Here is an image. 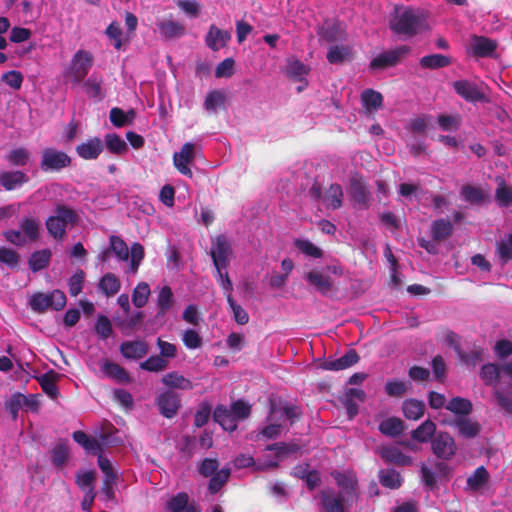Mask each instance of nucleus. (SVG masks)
Segmentation results:
<instances>
[{
	"label": "nucleus",
	"mask_w": 512,
	"mask_h": 512,
	"mask_svg": "<svg viewBox=\"0 0 512 512\" xmlns=\"http://www.w3.org/2000/svg\"><path fill=\"white\" fill-rule=\"evenodd\" d=\"M448 424L457 428L459 435L467 439L475 438L481 432L480 423L467 417H457Z\"/></svg>",
	"instance_id": "nucleus-19"
},
{
	"label": "nucleus",
	"mask_w": 512,
	"mask_h": 512,
	"mask_svg": "<svg viewBox=\"0 0 512 512\" xmlns=\"http://www.w3.org/2000/svg\"><path fill=\"white\" fill-rule=\"evenodd\" d=\"M378 479L380 484L389 489H398L403 483L401 474L393 468L381 469L378 472Z\"/></svg>",
	"instance_id": "nucleus-33"
},
{
	"label": "nucleus",
	"mask_w": 512,
	"mask_h": 512,
	"mask_svg": "<svg viewBox=\"0 0 512 512\" xmlns=\"http://www.w3.org/2000/svg\"><path fill=\"white\" fill-rule=\"evenodd\" d=\"M436 433V424L431 419H427L412 430L411 438L419 443H427L431 442Z\"/></svg>",
	"instance_id": "nucleus-26"
},
{
	"label": "nucleus",
	"mask_w": 512,
	"mask_h": 512,
	"mask_svg": "<svg viewBox=\"0 0 512 512\" xmlns=\"http://www.w3.org/2000/svg\"><path fill=\"white\" fill-rule=\"evenodd\" d=\"M46 228L48 233L55 239L62 240L66 234L67 225L59 220L58 217L52 215L46 220Z\"/></svg>",
	"instance_id": "nucleus-49"
},
{
	"label": "nucleus",
	"mask_w": 512,
	"mask_h": 512,
	"mask_svg": "<svg viewBox=\"0 0 512 512\" xmlns=\"http://www.w3.org/2000/svg\"><path fill=\"white\" fill-rule=\"evenodd\" d=\"M173 304V293L169 286H164L161 288L158 298H157V306L158 313L157 317H163L166 312L171 308Z\"/></svg>",
	"instance_id": "nucleus-47"
},
{
	"label": "nucleus",
	"mask_w": 512,
	"mask_h": 512,
	"mask_svg": "<svg viewBox=\"0 0 512 512\" xmlns=\"http://www.w3.org/2000/svg\"><path fill=\"white\" fill-rule=\"evenodd\" d=\"M21 262V255L16 250L0 246V264L6 266L10 270H18Z\"/></svg>",
	"instance_id": "nucleus-40"
},
{
	"label": "nucleus",
	"mask_w": 512,
	"mask_h": 512,
	"mask_svg": "<svg viewBox=\"0 0 512 512\" xmlns=\"http://www.w3.org/2000/svg\"><path fill=\"white\" fill-rule=\"evenodd\" d=\"M121 283L119 278L113 273H106L99 281V289L106 296H113L119 292Z\"/></svg>",
	"instance_id": "nucleus-43"
},
{
	"label": "nucleus",
	"mask_w": 512,
	"mask_h": 512,
	"mask_svg": "<svg viewBox=\"0 0 512 512\" xmlns=\"http://www.w3.org/2000/svg\"><path fill=\"white\" fill-rule=\"evenodd\" d=\"M28 181L29 177L27 174L19 170L6 171L0 174V184L7 191L14 190Z\"/></svg>",
	"instance_id": "nucleus-24"
},
{
	"label": "nucleus",
	"mask_w": 512,
	"mask_h": 512,
	"mask_svg": "<svg viewBox=\"0 0 512 512\" xmlns=\"http://www.w3.org/2000/svg\"><path fill=\"white\" fill-rule=\"evenodd\" d=\"M102 78H97L95 76H91L84 83V88L86 94L90 98L101 100L103 98L102 95Z\"/></svg>",
	"instance_id": "nucleus-55"
},
{
	"label": "nucleus",
	"mask_w": 512,
	"mask_h": 512,
	"mask_svg": "<svg viewBox=\"0 0 512 512\" xmlns=\"http://www.w3.org/2000/svg\"><path fill=\"white\" fill-rule=\"evenodd\" d=\"M213 419L224 430L233 432L237 429V423L231 410L224 405H217L213 412Z\"/></svg>",
	"instance_id": "nucleus-25"
},
{
	"label": "nucleus",
	"mask_w": 512,
	"mask_h": 512,
	"mask_svg": "<svg viewBox=\"0 0 512 512\" xmlns=\"http://www.w3.org/2000/svg\"><path fill=\"white\" fill-rule=\"evenodd\" d=\"M305 280L323 296L329 295L334 289V284L331 277L323 274L319 270H312L308 272L305 275Z\"/></svg>",
	"instance_id": "nucleus-15"
},
{
	"label": "nucleus",
	"mask_w": 512,
	"mask_h": 512,
	"mask_svg": "<svg viewBox=\"0 0 512 512\" xmlns=\"http://www.w3.org/2000/svg\"><path fill=\"white\" fill-rule=\"evenodd\" d=\"M231 413L234 415L236 422L238 420L247 419L251 414V405L244 400H236L231 404Z\"/></svg>",
	"instance_id": "nucleus-63"
},
{
	"label": "nucleus",
	"mask_w": 512,
	"mask_h": 512,
	"mask_svg": "<svg viewBox=\"0 0 512 512\" xmlns=\"http://www.w3.org/2000/svg\"><path fill=\"white\" fill-rule=\"evenodd\" d=\"M350 200L355 208L367 210L371 206V192L367 183L360 176H353L349 181Z\"/></svg>",
	"instance_id": "nucleus-5"
},
{
	"label": "nucleus",
	"mask_w": 512,
	"mask_h": 512,
	"mask_svg": "<svg viewBox=\"0 0 512 512\" xmlns=\"http://www.w3.org/2000/svg\"><path fill=\"white\" fill-rule=\"evenodd\" d=\"M93 61V55L89 51L78 50L72 57L64 76L75 84L82 82L92 67Z\"/></svg>",
	"instance_id": "nucleus-3"
},
{
	"label": "nucleus",
	"mask_w": 512,
	"mask_h": 512,
	"mask_svg": "<svg viewBox=\"0 0 512 512\" xmlns=\"http://www.w3.org/2000/svg\"><path fill=\"white\" fill-rule=\"evenodd\" d=\"M225 94L221 90L210 91L204 101V107L207 111H215L217 107L223 106Z\"/></svg>",
	"instance_id": "nucleus-59"
},
{
	"label": "nucleus",
	"mask_w": 512,
	"mask_h": 512,
	"mask_svg": "<svg viewBox=\"0 0 512 512\" xmlns=\"http://www.w3.org/2000/svg\"><path fill=\"white\" fill-rule=\"evenodd\" d=\"M390 29L397 35L413 37L427 28L424 15L411 7L397 11L390 20Z\"/></svg>",
	"instance_id": "nucleus-1"
},
{
	"label": "nucleus",
	"mask_w": 512,
	"mask_h": 512,
	"mask_svg": "<svg viewBox=\"0 0 512 512\" xmlns=\"http://www.w3.org/2000/svg\"><path fill=\"white\" fill-rule=\"evenodd\" d=\"M230 477L229 469L217 470L209 481L208 489L211 494H216L226 484Z\"/></svg>",
	"instance_id": "nucleus-52"
},
{
	"label": "nucleus",
	"mask_w": 512,
	"mask_h": 512,
	"mask_svg": "<svg viewBox=\"0 0 512 512\" xmlns=\"http://www.w3.org/2000/svg\"><path fill=\"white\" fill-rule=\"evenodd\" d=\"M501 366L488 363L482 366L480 376L486 385L496 384L500 379Z\"/></svg>",
	"instance_id": "nucleus-51"
},
{
	"label": "nucleus",
	"mask_w": 512,
	"mask_h": 512,
	"mask_svg": "<svg viewBox=\"0 0 512 512\" xmlns=\"http://www.w3.org/2000/svg\"><path fill=\"white\" fill-rule=\"evenodd\" d=\"M109 248L111 252L120 260L127 261L129 258V248L124 240L116 235L109 237Z\"/></svg>",
	"instance_id": "nucleus-48"
},
{
	"label": "nucleus",
	"mask_w": 512,
	"mask_h": 512,
	"mask_svg": "<svg viewBox=\"0 0 512 512\" xmlns=\"http://www.w3.org/2000/svg\"><path fill=\"white\" fill-rule=\"evenodd\" d=\"M430 443L431 450L438 459L451 460L457 452L454 438L446 431L437 432Z\"/></svg>",
	"instance_id": "nucleus-6"
},
{
	"label": "nucleus",
	"mask_w": 512,
	"mask_h": 512,
	"mask_svg": "<svg viewBox=\"0 0 512 512\" xmlns=\"http://www.w3.org/2000/svg\"><path fill=\"white\" fill-rule=\"evenodd\" d=\"M232 253L231 245L225 235H218L212 242L210 256L216 271L220 273L229 265V255Z\"/></svg>",
	"instance_id": "nucleus-7"
},
{
	"label": "nucleus",
	"mask_w": 512,
	"mask_h": 512,
	"mask_svg": "<svg viewBox=\"0 0 512 512\" xmlns=\"http://www.w3.org/2000/svg\"><path fill=\"white\" fill-rule=\"evenodd\" d=\"M363 107L371 112L378 110L383 104V96L380 92L373 89H366L361 94Z\"/></svg>",
	"instance_id": "nucleus-42"
},
{
	"label": "nucleus",
	"mask_w": 512,
	"mask_h": 512,
	"mask_svg": "<svg viewBox=\"0 0 512 512\" xmlns=\"http://www.w3.org/2000/svg\"><path fill=\"white\" fill-rule=\"evenodd\" d=\"M320 38L328 43L337 42L344 38V31L340 24L333 20H325L317 31Z\"/></svg>",
	"instance_id": "nucleus-23"
},
{
	"label": "nucleus",
	"mask_w": 512,
	"mask_h": 512,
	"mask_svg": "<svg viewBox=\"0 0 512 512\" xmlns=\"http://www.w3.org/2000/svg\"><path fill=\"white\" fill-rule=\"evenodd\" d=\"M72 165V158L62 150L46 147L41 151L39 167L44 173H58Z\"/></svg>",
	"instance_id": "nucleus-2"
},
{
	"label": "nucleus",
	"mask_w": 512,
	"mask_h": 512,
	"mask_svg": "<svg viewBox=\"0 0 512 512\" xmlns=\"http://www.w3.org/2000/svg\"><path fill=\"white\" fill-rule=\"evenodd\" d=\"M196 157L195 145L187 142L182 145L179 152L173 155V164L177 171L189 178L193 177V172L189 165L193 163Z\"/></svg>",
	"instance_id": "nucleus-10"
},
{
	"label": "nucleus",
	"mask_w": 512,
	"mask_h": 512,
	"mask_svg": "<svg viewBox=\"0 0 512 512\" xmlns=\"http://www.w3.org/2000/svg\"><path fill=\"white\" fill-rule=\"evenodd\" d=\"M381 459L388 463L396 466L404 467L413 464L411 456L404 454L400 449L395 446H383L379 450Z\"/></svg>",
	"instance_id": "nucleus-16"
},
{
	"label": "nucleus",
	"mask_w": 512,
	"mask_h": 512,
	"mask_svg": "<svg viewBox=\"0 0 512 512\" xmlns=\"http://www.w3.org/2000/svg\"><path fill=\"white\" fill-rule=\"evenodd\" d=\"M51 461L55 468L61 469L65 466L69 458V448L67 441L60 439L50 451Z\"/></svg>",
	"instance_id": "nucleus-31"
},
{
	"label": "nucleus",
	"mask_w": 512,
	"mask_h": 512,
	"mask_svg": "<svg viewBox=\"0 0 512 512\" xmlns=\"http://www.w3.org/2000/svg\"><path fill=\"white\" fill-rule=\"evenodd\" d=\"M497 48V43L483 36H475L472 46L473 54L478 57H489Z\"/></svg>",
	"instance_id": "nucleus-32"
},
{
	"label": "nucleus",
	"mask_w": 512,
	"mask_h": 512,
	"mask_svg": "<svg viewBox=\"0 0 512 512\" xmlns=\"http://www.w3.org/2000/svg\"><path fill=\"white\" fill-rule=\"evenodd\" d=\"M495 199L500 207H508L512 204V186L507 185L503 179L498 182Z\"/></svg>",
	"instance_id": "nucleus-46"
},
{
	"label": "nucleus",
	"mask_w": 512,
	"mask_h": 512,
	"mask_svg": "<svg viewBox=\"0 0 512 512\" xmlns=\"http://www.w3.org/2000/svg\"><path fill=\"white\" fill-rule=\"evenodd\" d=\"M360 357L355 349H349L338 359H327L323 362L322 368L329 371L345 370L355 365Z\"/></svg>",
	"instance_id": "nucleus-18"
},
{
	"label": "nucleus",
	"mask_w": 512,
	"mask_h": 512,
	"mask_svg": "<svg viewBox=\"0 0 512 512\" xmlns=\"http://www.w3.org/2000/svg\"><path fill=\"white\" fill-rule=\"evenodd\" d=\"M410 52V47L407 45H401L394 49L385 51L370 62V68L372 70L385 69L397 65L400 60Z\"/></svg>",
	"instance_id": "nucleus-9"
},
{
	"label": "nucleus",
	"mask_w": 512,
	"mask_h": 512,
	"mask_svg": "<svg viewBox=\"0 0 512 512\" xmlns=\"http://www.w3.org/2000/svg\"><path fill=\"white\" fill-rule=\"evenodd\" d=\"M379 431L389 437H397L404 431V422L398 417H389L379 424Z\"/></svg>",
	"instance_id": "nucleus-35"
},
{
	"label": "nucleus",
	"mask_w": 512,
	"mask_h": 512,
	"mask_svg": "<svg viewBox=\"0 0 512 512\" xmlns=\"http://www.w3.org/2000/svg\"><path fill=\"white\" fill-rule=\"evenodd\" d=\"M231 33L227 30H222L216 25L212 24L209 27L208 33L205 37V43L209 49L216 52L220 48L227 46L231 40Z\"/></svg>",
	"instance_id": "nucleus-17"
},
{
	"label": "nucleus",
	"mask_w": 512,
	"mask_h": 512,
	"mask_svg": "<svg viewBox=\"0 0 512 512\" xmlns=\"http://www.w3.org/2000/svg\"><path fill=\"white\" fill-rule=\"evenodd\" d=\"M464 201L471 205H481L487 198L486 192L479 186L463 185L460 192Z\"/></svg>",
	"instance_id": "nucleus-29"
},
{
	"label": "nucleus",
	"mask_w": 512,
	"mask_h": 512,
	"mask_svg": "<svg viewBox=\"0 0 512 512\" xmlns=\"http://www.w3.org/2000/svg\"><path fill=\"white\" fill-rule=\"evenodd\" d=\"M402 412L409 420H419L425 413V404L422 400L410 398L402 403Z\"/></svg>",
	"instance_id": "nucleus-27"
},
{
	"label": "nucleus",
	"mask_w": 512,
	"mask_h": 512,
	"mask_svg": "<svg viewBox=\"0 0 512 512\" xmlns=\"http://www.w3.org/2000/svg\"><path fill=\"white\" fill-rule=\"evenodd\" d=\"M351 56V48L347 45L331 46L327 52L326 58L330 64H342Z\"/></svg>",
	"instance_id": "nucleus-44"
},
{
	"label": "nucleus",
	"mask_w": 512,
	"mask_h": 512,
	"mask_svg": "<svg viewBox=\"0 0 512 512\" xmlns=\"http://www.w3.org/2000/svg\"><path fill=\"white\" fill-rule=\"evenodd\" d=\"M227 302L233 313L234 320L240 325L247 324L249 321L248 313L241 307V305L234 301L232 295H227Z\"/></svg>",
	"instance_id": "nucleus-62"
},
{
	"label": "nucleus",
	"mask_w": 512,
	"mask_h": 512,
	"mask_svg": "<svg viewBox=\"0 0 512 512\" xmlns=\"http://www.w3.org/2000/svg\"><path fill=\"white\" fill-rule=\"evenodd\" d=\"M490 475L484 466L477 467L474 472L467 478V488L472 491H479L489 481Z\"/></svg>",
	"instance_id": "nucleus-34"
},
{
	"label": "nucleus",
	"mask_w": 512,
	"mask_h": 512,
	"mask_svg": "<svg viewBox=\"0 0 512 512\" xmlns=\"http://www.w3.org/2000/svg\"><path fill=\"white\" fill-rule=\"evenodd\" d=\"M57 373L53 370L48 371L38 377V382L43 390L49 397L56 399L59 395V389L56 385Z\"/></svg>",
	"instance_id": "nucleus-38"
},
{
	"label": "nucleus",
	"mask_w": 512,
	"mask_h": 512,
	"mask_svg": "<svg viewBox=\"0 0 512 512\" xmlns=\"http://www.w3.org/2000/svg\"><path fill=\"white\" fill-rule=\"evenodd\" d=\"M66 305V296L60 290H54L51 293L38 292L32 295L30 307L37 313H44L48 308L56 311L62 310Z\"/></svg>",
	"instance_id": "nucleus-4"
},
{
	"label": "nucleus",
	"mask_w": 512,
	"mask_h": 512,
	"mask_svg": "<svg viewBox=\"0 0 512 512\" xmlns=\"http://www.w3.org/2000/svg\"><path fill=\"white\" fill-rule=\"evenodd\" d=\"M343 189L340 184L333 183L329 186L325 193V200L328 202V207L337 210L343 204Z\"/></svg>",
	"instance_id": "nucleus-45"
},
{
	"label": "nucleus",
	"mask_w": 512,
	"mask_h": 512,
	"mask_svg": "<svg viewBox=\"0 0 512 512\" xmlns=\"http://www.w3.org/2000/svg\"><path fill=\"white\" fill-rule=\"evenodd\" d=\"M51 251L49 249H42L35 251L31 254L28 264L29 268L34 272H39L46 268L51 260Z\"/></svg>",
	"instance_id": "nucleus-39"
},
{
	"label": "nucleus",
	"mask_w": 512,
	"mask_h": 512,
	"mask_svg": "<svg viewBox=\"0 0 512 512\" xmlns=\"http://www.w3.org/2000/svg\"><path fill=\"white\" fill-rule=\"evenodd\" d=\"M161 382L163 385H165L168 389L167 390H183V391H189L194 388L193 382L184 377L182 374H180L177 371H172L167 374H165L161 378Z\"/></svg>",
	"instance_id": "nucleus-22"
},
{
	"label": "nucleus",
	"mask_w": 512,
	"mask_h": 512,
	"mask_svg": "<svg viewBox=\"0 0 512 512\" xmlns=\"http://www.w3.org/2000/svg\"><path fill=\"white\" fill-rule=\"evenodd\" d=\"M21 232L24 237H27L31 241H35L39 237V222L34 218H25L21 222Z\"/></svg>",
	"instance_id": "nucleus-56"
},
{
	"label": "nucleus",
	"mask_w": 512,
	"mask_h": 512,
	"mask_svg": "<svg viewBox=\"0 0 512 512\" xmlns=\"http://www.w3.org/2000/svg\"><path fill=\"white\" fill-rule=\"evenodd\" d=\"M104 150V143L99 137H90L75 148L77 155L83 160H96Z\"/></svg>",
	"instance_id": "nucleus-13"
},
{
	"label": "nucleus",
	"mask_w": 512,
	"mask_h": 512,
	"mask_svg": "<svg viewBox=\"0 0 512 512\" xmlns=\"http://www.w3.org/2000/svg\"><path fill=\"white\" fill-rule=\"evenodd\" d=\"M189 505V496L185 492H180L173 496L167 503L166 509L169 512H183Z\"/></svg>",
	"instance_id": "nucleus-57"
},
{
	"label": "nucleus",
	"mask_w": 512,
	"mask_h": 512,
	"mask_svg": "<svg viewBox=\"0 0 512 512\" xmlns=\"http://www.w3.org/2000/svg\"><path fill=\"white\" fill-rule=\"evenodd\" d=\"M453 233V225L448 219H437L431 224V236L434 241L441 242Z\"/></svg>",
	"instance_id": "nucleus-30"
},
{
	"label": "nucleus",
	"mask_w": 512,
	"mask_h": 512,
	"mask_svg": "<svg viewBox=\"0 0 512 512\" xmlns=\"http://www.w3.org/2000/svg\"><path fill=\"white\" fill-rule=\"evenodd\" d=\"M100 369L106 377L111 378L118 383H130L132 381L125 368L110 360H104L100 365Z\"/></svg>",
	"instance_id": "nucleus-21"
},
{
	"label": "nucleus",
	"mask_w": 512,
	"mask_h": 512,
	"mask_svg": "<svg viewBox=\"0 0 512 512\" xmlns=\"http://www.w3.org/2000/svg\"><path fill=\"white\" fill-rule=\"evenodd\" d=\"M452 63V60L449 56L443 55V54H431L423 56L419 64L424 69H441L444 67L449 66Z\"/></svg>",
	"instance_id": "nucleus-36"
},
{
	"label": "nucleus",
	"mask_w": 512,
	"mask_h": 512,
	"mask_svg": "<svg viewBox=\"0 0 512 512\" xmlns=\"http://www.w3.org/2000/svg\"><path fill=\"white\" fill-rule=\"evenodd\" d=\"M385 392L390 397L401 398L407 392V385L401 380H388L385 384Z\"/></svg>",
	"instance_id": "nucleus-61"
},
{
	"label": "nucleus",
	"mask_w": 512,
	"mask_h": 512,
	"mask_svg": "<svg viewBox=\"0 0 512 512\" xmlns=\"http://www.w3.org/2000/svg\"><path fill=\"white\" fill-rule=\"evenodd\" d=\"M121 355L128 360H138L149 352V345L144 340L124 341L119 346Z\"/></svg>",
	"instance_id": "nucleus-14"
},
{
	"label": "nucleus",
	"mask_w": 512,
	"mask_h": 512,
	"mask_svg": "<svg viewBox=\"0 0 512 512\" xmlns=\"http://www.w3.org/2000/svg\"><path fill=\"white\" fill-rule=\"evenodd\" d=\"M168 360L160 355H152L140 363V368L149 372H160L167 368Z\"/></svg>",
	"instance_id": "nucleus-53"
},
{
	"label": "nucleus",
	"mask_w": 512,
	"mask_h": 512,
	"mask_svg": "<svg viewBox=\"0 0 512 512\" xmlns=\"http://www.w3.org/2000/svg\"><path fill=\"white\" fill-rule=\"evenodd\" d=\"M29 158V151L23 147L13 149L7 156V160L14 166H25Z\"/></svg>",
	"instance_id": "nucleus-64"
},
{
	"label": "nucleus",
	"mask_w": 512,
	"mask_h": 512,
	"mask_svg": "<svg viewBox=\"0 0 512 512\" xmlns=\"http://www.w3.org/2000/svg\"><path fill=\"white\" fill-rule=\"evenodd\" d=\"M452 86L454 91L467 102L476 103L487 100L485 93L476 83L468 80H458L454 81Z\"/></svg>",
	"instance_id": "nucleus-11"
},
{
	"label": "nucleus",
	"mask_w": 512,
	"mask_h": 512,
	"mask_svg": "<svg viewBox=\"0 0 512 512\" xmlns=\"http://www.w3.org/2000/svg\"><path fill=\"white\" fill-rule=\"evenodd\" d=\"M445 408L459 417H466L472 412L473 405L470 400L457 396L453 397Z\"/></svg>",
	"instance_id": "nucleus-37"
},
{
	"label": "nucleus",
	"mask_w": 512,
	"mask_h": 512,
	"mask_svg": "<svg viewBox=\"0 0 512 512\" xmlns=\"http://www.w3.org/2000/svg\"><path fill=\"white\" fill-rule=\"evenodd\" d=\"M104 142L108 151L121 156L128 151L127 143L116 133H108L104 136Z\"/></svg>",
	"instance_id": "nucleus-41"
},
{
	"label": "nucleus",
	"mask_w": 512,
	"mask_h": 512,
	"mask_svg": "<svg viewBox=\"0 0 512 512\" xmlns=\"http://www.w3.org/2000/svg\"><path fill=\"white\" fill-rule=\"evenodd\" d=\"M294 245L307 256L313 258H321L323 256V251L309 240L296 239Z\"/></svg>",
	"instance_id": "nucleus-58"
},
{
	"label": "nucleus",
	"mask_w": 512,
	"mask_h": 512,
	"mask_svg": "<svg viewBox=\"0 0 512 512\" xmlns=\"http://www.w3.org/2000/svg\"><path fill=\"white\" fill-rule=\"evenodd\" d=\"M55 216L58 217L59 220H62L67 226H73L78 221L76 212L72 208L62 204L57 205Z\"/></svg>",
	"instance_id": "nucleus-60"
},
{
	"label": "nucleus",
	"mask_w": 512,
	"mask_h": 512,
	"mask_svg": "<svg viewBox=\"0 0 512 512\" xmlns=\"http://www.w3.org/2000/svg\"><path fill=\"white\" fill-rule=\"evenodd\" d=\"M309 72V68L300 60L294 59L288 62L286 73L287 75L297 81H301Z\"/></svg>",
	"instance_id": "nucleus-54"
},
{
	"label": "nucleus",
	"mask_w": 512,
	"mask_h": 512,
	"mask_svg": "<svg viewBox=\"0 0 512 512\" xmlns=\"http://www.w3.org/2000/svg\"><path fill=\"white\" fill-rule=\"evenodd\" d=\"M150 295V287L146 282H140L133 289L132 292V302L135 307L142 308L144 307Z\"/></svg>",
	"instance_id": "nucleus-50"
},
{
	"label": "nucleus",
	"mask_w": 512,
	"mask_h": 512,
	"mask_svg": "<svg viewBox=\"0 0 512 512\" xmlns=\"http://www.w3.org/2000/svg\"><path fill=\"white\" fill-rule=\"evenodd\" d=\"M157 26L166 39L180 38L185 34V26L172 19L162 20Z\"/></svg>",
	"instance_id": "nucleus-28"
},
{
	"label": "nucleus",
	"mask_w": 512,
	"mask_h": 512,
	"mask_svg": "<svg viewBox=\"0 0 512 512\" xmlns=\"http://www.w3.org/2000/svg\"><path fill=\"white\" fill-rule=\"evenodd\" d=\"M321 506L325 512H346L345 497L342 493L335 494L333 491H322Z\"/></svg>",
	"instance_id": "nucleus-20"
},
{
	"label": "nucleus",
	"mask_w": 512,
	"mask_h": 512,
	"mask_svg": "<svg viewBox=\"0 0 512 512\" xmlns=\"http://www.w3.org/2000/svg\"><path fill=\"white\" fill-rule=\"evenodd\" d=\"M155 404L163 417L171 419L177 415L181 407V397L173 390H165L156 396Z\"/></svg>",
	"instance_id": "nucleus-8"
},
{
	"label": "nucleus",
	"mask_w": 512,
	"mask_h": 512,
	"mask_svg": "<svg viewBox=\"0 0 512 512\" xmlns=\"http://www.w3.org/2000/svg\"><path fill=\"white\" fill-rule=\"evenodd\" d=\"M143 319L144 313L142 311L117 312L113 317L115 325L125 335L131 334L142 323Z\"/></svg>",
	"instance_id": "nucleus-12"
}]
</instances>
